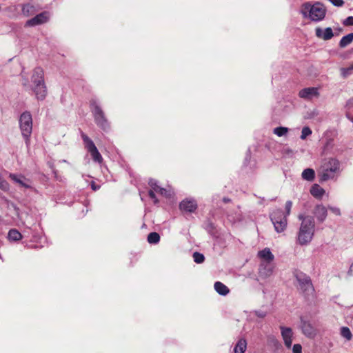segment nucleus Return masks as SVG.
<instances>
[{"label": "nucleus", "instance_id": "1", "mask_svg": "<svg viewBox=\"0 0 353 353\" xmlns=\"http://www.w3.org/2000/svg\"><path fill=\"white\" fill-rule=\"evenodd\" d=\"M299 219L301 221L298 234V241L301 245L310 243L314 233V219L310 216L299 215Z\"/></svg>", "mask_w": 353, "mask_h": 353}, {"label": "nucleus", "instance_id": "2", "mask_svg": "<svg viewBox=\"0 0 353 353\" xmlns=\"http://www.w3.org/2000/svg\"><path fill=\"white\" fill-rule=\"evenodd\" d=\"M301 10L305 17L316 21L324 19L326 13L325 8L319 2H316L314 4L310 2L305 3L301 6Z\"/></svg>", "mask_w": 353, "mask_h": 353}, {"label": "nucleus", "instance_id": "3", "mask_svg": "<svg viewBox=\"0 0 353 353\" xmlns=\"http://www.w3.org/2000/svg\"><path fill=\"white\" fill-rule=\"evenodd\" d=\"M339 168V161L334 158L325 159L320 167L318 174L320 181H326L334 177V173Z\"/></svg>", "mask_w": 353, "mask_h": 353}, {"label": "nucleus", "instance_id": "4", "mask_svg": "<svg viewBox=\"0 0 353 353\" xmlns=\"http://www.w3.org/2000/svg\"><path fill=\"white\" fill-rule=\"evenodd\" d=\"M295 277L298 282V290L301 291L305 297L312 296L314 292V288L309 276L301 272L295 273Z\"/></svg>", "mask_w": 353, "mask_h": 353}, {"label": "nucleus", "instance_id": "5", "mask_svg": "<svg viewBox=\"0 0 353 353\" xmlns=\"http://www.w3.org/2000/svg\"><path fill=\"white\" fill-rule=\"evenodd\" d=\"M19 126L22 136L28 145L32 130V119L30 112H23L19 118Z\"/></svg>", "mask_w": 353, "mask_h": 353}, {"label": "nucleus", "instance_id": "6", "mask_svg": "<svg viewBox=\"0 0 353 353\" xmlns=\"http://www.w3.org/2000/svg\"><path fill=\"white\" fill-rule=\"evenodd\" d=\"M270 218L274 225L276 232L280 233L286 229L288 220L286 215H285V213L282 210H274L270 214Z\"/></svg>", "mask_w": 353, "mask_h": 353}, {"label": "nucleus", "instance_id": "7", "mask_svg": "<svg viewBox=\"0 0 353 353\" xmlns=\"http://www.w3.org/2000/svg\"><path fill=\"white\" fill-rule=\"evenodd\" d=\"M22 85L26 89L31 88L35 97L39 100H43L47 96L48 90L47 87L45 83L31 85L29 83L28 79L27 77H24L22 74Z\"/></svg>", "mask_w": 353, "mask_h": 353}, {"label": "nucleus", "instance_id": "8", "mask_svg": "<svg viewBox=\"0 0 353 353\" xmlns=\"http://www.w3.org/2000/svg\"><path fill=\"white\" fill-rule=\"evenodd\" d=\"M81 138L84 142L85 147L90 152L94 161L101 163L103 161V157L95 146L94 142L83 132H81Z\"/></svg>", "mask_w": 353, "mask_h": 353}, {"label": "nucleus", "instance_id": "9", "mask_svg": "<svg viewBox=\"0 0 353 353\" xmlns=\"http://www.w3.org/2000/svg\"><path fill=\"white\" fill-rule=\"evenodd\" d=\"M49 19L48 14L43 12L35 16L34 17L28 20L26 23V26H35L43 24L48 21Z\"/></svg>", "mask_w": 353, "mask_h": 353}, {"label": "nucleus", "instance_id": "10", "mask_svg": "<svg viewBox=\"0 0 353 353\" xmlns=\"http://www.w3.org/2000/svg\"><path fill=\"white\" fill-rule=\"evenodd\" d=\"M31 81L32 85H38L45 83L44 81V71L41 67H36L34 68L31 75Z\"/></svg>", "mask_w": 353, "mask_h": 353}, {"label": "nucleus", "instance_id": "11", "mask_svg": "<svg viewBox=\"0 0 353 353\" xmlns=\"http://www.w3.org/2000/svg\"><path fill=\"white\" fill-rule=\"evenodd\" d=\"M319 94L316 88H306L299 91V96L307 100L317 98Z\"/></svg>", "mask_w": 353, "mask_h": 353}, {"label": "nucleus", "instance_id": "12", "mask_svg": "<svg viewBox=\"0 0 353 353\" xmlns=\"http://www.w3.org/2000/svg\"><path fill=\"white\" fill-rule=\"evenodd\" d=\"M281 336L284 341V344L287 348L290 349L292 343L293 332L290 327L281 326Z\"/></svg>", "mask_w": 353, "mask_h": 353}, {"label": "nucleus", "instance_id": "13", "mask_svg": "<svg viewBox=\"0 0 353 353\" xmlns=\"http://www.w3.org/2000/svg\"><path fill=\"white\" fill-rule=\"evenodd\" d=\"M301 330L303 334L310 338L315 336L316 332L310 322L301 319Z\"/></svg>", "mask_w": 353, "mask_h": 353}, {"label": "nucleus", "instance_id": "14", "mask_svg": "<svg viewBox=\"0 0 353 353\" xmlns=\"http://www.w3.org/2000/svg\"><path fill=\"white\" fill-rule=\"evenodd\" d=\"M180 210L187 212H193L197 208V203L194 200L185 199L179 205Z\"/></svg>", "mask_w": 353, "mask_h": 353}, {"label": "nucleus", "instance_id": "15", "mask_svg": "<svg viewBox=\"0 0 353 353\" xmlns=\"http://www.w3.org/2000/svg\"><path fill=\"white\" fill-rule=\"evenodd\" d=\"M314 214L316 216L317 220L322 223L327 217V211L324 205H317L314 210Z\"/></svg>", "mask_w": 353, "mask_h": 353}, {"label": "nucleus", "instance_id": "16", "mask_svg": "<svg viewBox=\"0 0 353 353\" xmlns=\"http://www.w3.org/2000/svg\"><path fill=\"white\" fill-rule=\"evenodd\" d=\"M9 177L15 183L19 184L22 187H24L26 188H31V185L27 183L29 181L28 179H27L25 176L22 175H17L15 174L10 173L9 174Z\"/></svg>", "mask_w": 353, "mask_h": 353}, {"label": "nucleus", "instance_id": "17", "mask_svg": "<svg viewBox=\"0 0 353 353\" xmlns=\"http://www.w3.org/2000/svg\"><path fill=\"white\" fill-rule=\"evenodd\" d=\"M315 31L316 37L324 40H329L333 37V32L331 28H327L324 30L321 28H317Z\"/></svg>", "mask_w": 353, "mask_h": 353}, {"label": "nucleus", "instance_id": "18", "mask_svg": "<svg viewBox=\"0 0 353 353\" xmlns=\"http://www.w3.org/2000/svg\"><path fill=\"white\" fill-rule=\"evenodd\" d=\"M94 117L97 124L99 127L103 130H105L108 128V123L105 119L103 112H95Z\"/></svg>", "mask_w": 353, "mask_h": 353}, {"label": "nucleus", "instance_id": "19", "mask_svg": "<svg viewBox=\"0 0 353 353\" xmlns=\"http://www.w3.org/2000/svg\"><path fill=\"white\" fill-rule=\"evenodd\" d=\"M274 255L270 252V249L266 248V276L270 275L274 270V266L268 267V264L273 261Z\"/></svg>", "mask_w": 353, "mask_h": 353}, {"label": "nucleus", "instance_id": "20", "mask_svg": "<svg viewBox=\"0 0 353 353\" xmlns=\"http://www.w3.org/2000/svg\"><path fill=\"white\" fill-rule=\"evenodd\" d=\"M214 289L218 294L223 296L227 295L230 292L228 288L220 281L214 283Z\"/></svg>", "mask_w": 353, "mask_h": 353}, {"label": "nucleus", "instance_id": "21", "mask_svg": "<svg viewBox=\"0 0 353 353\" xmlns=\"http://www.w3.org/2000/svg\"><path fill=\"white\" fill-rule=\"evenodd\" d=\"M247 349V342L245 339H241L238 341L237 343L234 346V353H245Z\"/></svg>", "mask_w": 353, "mask_h": 353}, {"label": "nucleus", "instance_id": "22", "mask_svg": "<svg viewBox=\"0 0 353 353\" xmlns=\"http://www.w3.org/2000/svg\"><path fill=\"white\" fill-rule=\"evenodd\" d=\"M301 176L304 180L312 181L315 178V172L312 168H306L303 171Z\"/></svg>", "mask_w": 353, "mask_h": 353}, {"label": "nucleus", "instance_id": "23", "mask_svg": "<svg viewBox=\"0 0 353 353\" xmlns=\"http://www.w3.org/2000/svg\"><path fill=\"white\" fill-rule=\"evenodd\" d=\"M8 240L10 241H17L22 239V234L16 229H11L8 234Z\"/></svg>", "mask_w": 353, "mask_h": 353}, {"label": "nucleus", "instance_id": "24", "mask_svg": "<svg viewBox=\"0 0 353 353\" xmlns=\"http://www.w3.org/2000/svg\"><path fill=\"white\" fill-rule=\"evenodd\" d=\"M324 192V190L318 185H313L310 190L311 194L317 198L321 197Z\"/></svg>", "mask_w": 353, "mask_h": 353}, {"label": "nucleus", "instance_id": "25", "mask_svg": "<svg viewBox=\"0 0 353 353\" xmlns=\"http://www.w3.org/2000/svg\"><path fill=\"white\" fill-rule=\"evenodd\" d=\"M353 41V33H350L343 37L340 41V46L344 48L349 45Z\"/></svg>", "mask_w": 353, "mask_h": 353}, {"label": "nucleus", "instance_id": "26", "mask_svg": "<svg viewBox=\"0 0 353 353\" xmlns=\"http://www.w3.org/2000/svg\"><path fill=\"white\" fill-rule=\"evenodd\" d=\"M160 241V236L157 232H150L148 235V241L152 244H156Z\"/></svg>", "mask_w": 353, "mask_h": 353}, {"label": "nucleus", "instance_id": "27", "mask_svg": "<svg viewBox=\"0 0 353 353\" xmlns=\"http://www.w3.org/2000/svg\"><path fill=\"white\" fill-rule=\"evenodd\" d=\"M341 335L347 341H350L352 338V332L347 327H342L341 328Z\"/></svg>", "mask_w": 353, "mask_h": 353}, {"label": "nucleus", "instance_id": "28", "mask_svg": "<svg viewBox=\"0 0 353 353\" xmlns=\"http://www.w3.org/2000/svg\"><path fill=\"white\" fill-rule=\"evenodd\" d=\"M341 74L343 77H347L353 73V63L349 66L341 68Z\"/></svg>", "mask_w": 353, "mask_h": 353}, {"label": "nucleus", "instance_id": "29", "mask_svg": "<svg viewBox=\"0 0 353 353\" xmlns=\"http://www.w3.org/2000/svg\"><path fill=\"white\" fill-rule=\"evenodd\" d=\"M288 132V128L285 127H277L274 129V133L278 137H282Z\"/></svg>", "mask_w": 353, "mask_h": 353}, {"label": "nucleus", "instance_id": "30", "mask_svg": "<svg viewBox=\"0 0 353 353\" xmlns=\"http://www.w3.org/2000/svg\"><path fill=\"white\" fill-rule=\"evenodd\" d=\"M193 259L194 261L196 263H201L204 261L205 257L203 254H201L199 252H194L193 254Z\"/></svg>", "mask_w": 353, "mask_h": 353}, {"label": "nucleus", "instance_id": "31", "mask_svg": "<svg viewBox=\"0 0 353 353\" xmlns=\"http://www.w3.org/2000/svg\"><path fill=\"white\" fill-rule=\"evenodd\" d=\"M268 343L269 345L272 344L275 347L276 349H279V348L281 347V344L280 343V342L277 339H274V337H272V336L268 337Z\"/></svg>", "mask_w": 353, "mask_h": 353}, {"label": "nucleus", "instance_id": "32", "mask_svg": "<svg viewBox=\"0 0 353 353\" xmlns=\"http://www.w3.org/2000/svg\"><path fill=\"white\" fill-rule=\"evenodd\" d=\"M312 134V130L309 127H304L301 131V139H305L306 137Z\"/></svg>", "mask_w": 353, "mask_h": 353}, {"label": "nucleus", "instance_id": "33", "mask_svg": "<svg viewBox=\"0 0 353 353\" xmlns=\"http://www.w3.org/2000/svg\"><path fill=\"white\" fill-rule=\"evenodd\" d=\"M33 6L29 4L24 5L22 8V13L23 15L28 17L30 15V12L33 10Z\"/></svg>", "mask_w": 353, "mask_h": 353}, {"label": "nucleus", "instance_id": "34", "mask_svg": "<svg viewBox=\"0 0 353 353\" xmlns=\"http://www.w3.org/2000/svg\"><path fill=\"white\" fill-rule=\"evenodd\" d=\"M148 184L152 188V190H154L155 192H158L160 187L157 184V181L154 179H150Z\"/></svg>", "mask_w": 353, "mask_h": 353}, {"label": "nucleus", "instance_id": "35", "mask_svg": "<svg viewBox=\"0 0 353 353\" xmlns=\"http://www.w3.org/2000/svg\"><path fill=\"white\" fill-rule=\"evenodd\" d=\"M292 207V202L291 201H286L285 205V212H284L285 215H286V217L290 214Z\"/></svg>", "mask_w": 353, "mask_h": 353}, {"label": "nucleus", "instance_id": "36", "mask_svg": "<svg viewBox=\"0 0 353 353\" xmlns=\"http://www.w3.org/2000/svg\"><path fill=\"white\" fill-rule=\"evenodd\" d=\"M343 23L345 26H353V17H348L345 19Z\"/></svg>", "mask_w": 353, "mask_h": 353}, {"label": "nucleus", "instance_id": "37", "mask_svg": "<svg viewBox=\"0 0 353 353\" xmlns=\"http://www.w3.org/2000/svg\"><path fill=\"white\" fill-rule=\"evenodd\" d=\"M293 353H302V347L300 344H294L292 348Z\"/></svg>", "mask_w": 353, "mask_h": 353}, {"label": "nucleus", "instance_id": "38", "mask_svg": "<svg viewBox=\"0 0 353 353\" xmlns=\"http://www.w3.org/2000/svg\"><path fill=\"white\" fill-rule=\"evenodd\" d=\"M332 4L336 6L341 7L344 4L343 0H329Z\"/></svg>", "mask_w": 353, "mask_h": 353}, {"label": "nucleus", "instance_id": "39", "mask_svg": "<svg viewBox=\"0 0 353 353\" xmlns=\"http://www.w3.org/2000/svg\"><path fill=\"white\" fill-rule=\"evenodd\" d=\"M154 192H155L154 190H150L148 192V194H149L150 197L154 201V203H158V199L156 197Z\"/></svg>", "mask_w": 353, "mask_h": 353}, {"label": "nucleus", "instance_id": "40", "mask_svg": "<svg viewBox=\"0 0 353 353\" xmlns=\"http://www.w3.org/2000/svg\"><path fill=\"white\" fill-rule=\"evenodd\" d=\"M91 107H92V108H94L95 110H99V109H100L99 105L95 101L91 102Z\"/></svg>", "mask_w": 353, "mask_h": 353}, {"label": "nucleus", "instance_id": "41", "mask_svg": "<svg viewBox=\"0 0 353 353\" xmlns=\"http://www.w3.org/2000/svg\"><path fill=\"white\" fill-rule=\"evenodd\" d=\"M346 117L350 121L353 122V112H346Z\"/></svg>", "mask_w": 353, "mask_h": 353}, {"label": "nucleus", "instance_id": "42", "mask_svg": "<svg viewBox=\"0 0 353 353\" xmlns=\"http://www.w3.org/2000/svg\"><path fill=\"white\" fill-rule=\"evenodd\" d=\"M307 114L306 115H304L303 117L305 119H311L312 117H314L315 114L314 112H311V113H309L308 112H307Z\"/></svg>", "mask_w": 353, "mask_h": 353}, {"label": "nucleus", "instance_id": "43", "mask_svg": "<svg viewBox=\"0 0 353 353\" xmlns=\"http://www.w3.org/2000/svg\"><path fill=\"white\" fill-rule=\"evenodd\" d=\"M162 195H166L167 194V190L165 188H161L159 189L158 192Z\"/></svg>", "mask_w": 353, "mask_h": 353}, {"label": "nucleus", "instance_id": "44", "mask_svg": "<svg viewBox=\"0 0 353 353\" xmlns=\"http://www.w3.org/2000/svg\"><path fill=\"white\" fill-rule=\"evenodd\" d=\"M258 254L260 258L265 259V250L259 251Z\"/></svg>", "mask_w": 353, "mask_h": 353}, {"label": "nucleus", "instance_id": "45", "mask_svg": "<svg viewBox=\"0 0 353 353\" xmlns=\"http://www.w3.org/2000/svg\"><path fill=\"white\" fill-rule=\"evenodd\" d=\"M91 186L94 190H97L99 188V186H97L94 182L92 183Z\"/></svg>", "mask_w": 353, "mask_h": 353}, {"label": "nucleus", "instance_id": "46", "mask_svg": "<svg viewBox=\"0 0 353 353\" xmlns=\"http://www.w3.org/2000/svg\"><path fill=\"white\" fill-rule=\"evenodd\" d=\"M330 210L334 212V213L336 214H339V209H335V208H330Z\"/></svg>", "mask_w": 353, "mask_h": 353}, {"label": "nucleus", "instance_id": "47", "mask_svg": "<svg viewBox=\"0 0 353 353\" xmlns=\"http://www.w3.org/2000/svg\"><path fill=\"white\" fill-rule=\"evenodd\" d=\"M14 207V210L16 211L17 214H19V208H17L15 205H12Z\"/></svg>", "mask_w": 353, "mask_h": 353}, {"label": "nucleus", "instance_id": "48", "mask_svg": "<svg viewBox=\"0 0 353 353\" xmlns=\"http://www.w3.org/2000/svg\"><path fill=\"white\" fill-rule=\"evenodd\" d=\"M256 314L261 317L263 316L262 314H258V312H256Z\"/></svg>", "mask_w": 353, "mask_h": 353}, {"label": "nucleus", "instance_id": "49", "mask_svg": "<svg viewBox=\"0 0 353 353\" xmlns=\"http://www.w3.org/2000/svg\"><path fill=\"white\" fill-rule=\"evenodd\" d=\"M349 103L353 104V98L350 100Z\"/></svg>", "mask_w": 353, "mask_h": 353}, {"label": "nucleus", "instance_id": "50", "mask_svg": "<svg viewBox=\"0 0 353 353\" xmlns=\"http://www.w3.org/2000/svg\"><path fill=\"white\" fill-rule=\"evenodd\" d=\"M350 270L351 271H353V262H352V264L350 266Z\"/></svg>", "mask_w": 353, "mask_h": 353}, {"label": "nucleus", "instance_id": "51", "mask_svg": "<svg viewBox=\"0 0 353 353\" xmlns=\"http://www.w3.org/2000/svg\"><path fill=\"white\" fill-rule=\"evenodd\" d=\"M223 201H224L225 202H228V201H230V199H223Z\"/></svg>", "mask_w": 353, "mask_h": 353}]
</instances>
